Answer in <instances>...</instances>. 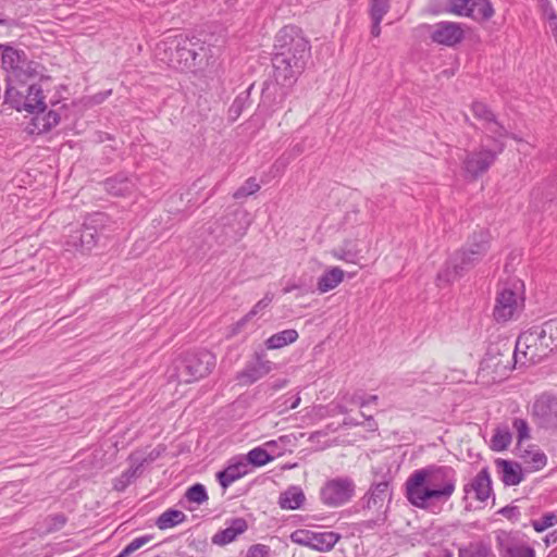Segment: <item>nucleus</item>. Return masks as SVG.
Here are the masks:
<instances>
[{"instance_id": "nucleus-8", "label": "nucleus", "mask_w": 557, "mask_h": 557, "mask_svg": "<svg viewBox=\"0 0 557 557\" xmlns=\"http://www.w3.org/2000/svg\"><path fill=\"white\" fill-rule=\"evenodd\" d=\"M109 218L106 213L95 212L89 215L81 228L74 231L66 242L69 246L84 251L92 249L97 237L103 231Z\"/></svg>"}, {"instance_id": "nucleus-49", "label": "nucleus", "mask_w": 557, "mask_h": 557, "mask_svg": "<svg viewBox=\"0 0 557 557\" xmlns=\"http://www.w3.org/2000/svg\"><path fill=\"white\" fill-rule=\"evenodd\" d=\"M269 556V547L262 544L252 545L248 549L247 557H268Z\"/></svg>"}, {"instance_id": "nucleus-21", "label": "nucleus", "mask_w": 557, "mask_h": 557, "mask_svg": "<svg viewBox=\"0 0 557 557\" xmlns=\"http://www.w3.org/2000/svg\"><path fill=\"white\" fill-rule=\"evenodd\" d=\"M249 473V462L244 458L231 462L227 468L218 473L219 483L223 488L228 487L232 483Z\"/></svg>"}, {"instance_id": "nucleus-23", "label": "nucleus", "mask_w": 557, "mask_h": 557, "mask_svg": "<svg viewBox=\"0 0 557 557\" xmlns=\"http://www.w3.org/2000/svg\"><path fill=\"white\" fill-rule=\"evenodd\" d=\"M246 530L247 522L245 519H233L224 530L213 535L212 542L216 545H226L233 542L238 535L243 534Z\"/></svg>"}, {"instance_id": "nucleus-37", "label": "nucleus", "mask_w": 557, "mask_h": 557, "mask_svg": "<svg viewBox=\"0 0 557 557\" xmlns=\"http://www.w3.org/2000/svg\"><path fill=\"white\" fill-rule=\"evenodd\" d=\"M522 465L528 473L537 471L546 466V455H521Z\"/></svg>"}, {"instance_id": "nucleus-17", "label": "nucleus", "mask_w": 557, "mask_h": 557, "mask_svg": "<svg viewBox=\"0 0 557 557\" xmlns=\"http://www.w3.org/2000/svg\"><path fill=\"white\" fill-rule=\"evenodd\" d=\"M471 109L473 115L483 122V127L488 133V138H506L509 136L508 131L497 121L495 114L485 103L475 101Z\"/></svg>"}, {"instance_id": "nucleus-27", "label": "nucleus", "mask_w": 557, "mask_h": 557, "mask_svg": "<svg viewBox=\"0 0 557 557\" xmlns=\"http://www.w3.org/2000/svg\"><path fill=\"white\" fill-rule=\"evenodd\" d=\"M344 278V271L337 267H334L323 273L318 281V290L320 293H326L337 287Z\"/></svg>"}, {"instance_id": "nucleus-9", "label": "nucleus", "mask_w": 557, "mask_h": 557, "mask_svg": "<svg viewBox=\"0 0 557 557\" xmlns=\"http://www.w3.org/2000/svg\"><path fill=\"white\" fill-rule=\"evenodd\" d=\"M520 282L512 286H505L496 298L494 318L498 322H506L516 318L523 308V297L520 293Z\"/></svg>"}, {"instance_id": "nucleus-15", "label": "nucleus", "mask_w": 557, "mask_h": 557, "mask_svg": "<svg viewBox=\"0 0 557 557\" xmlns=\"http://www.w3.org/2000/svg\"><path fill=\"white\" fill-rule=\"evenodd\" d=\"M500 557H535V550L518 533L500 531L496 534Z\"/></svg>"}, {"instance_id": "nucleus-48", "label": "nucleus", "mask_w": 557, "mask_h": 557, "mask_svg": "<svg viewBox=\"0 0 557 557\" xmlns=\"http://www.w3.org/2000/svg\"><path fill=\"white\" fill-rule=\"evenodd\" d=\"M498 513L512 522L518 521L520 517V510L517 506H505L498 510Z\"/></svg>"}, {"instance_id": "nucleus-1", "label": "nucleus", "mask_w": 557, "mask_h": 557, "mask_svg": "<svg viewBox=\"0 0 557 557\" xmlns=\"http://www.w3.org/2000/svg\"><path fill=\"white\" fill-rule=\"evenodd\" d=\"M457 475L450 467H426L416 470L406 481L408 502L431 513H440L456 491Z\"/></svg>"}, {"instance_id": "nucleus-16", "label": "nucleus", "mask_w": 557, "mask_h": 557, "mask_svg": "<svg viewBox=\"0 0 557 557\" xmlns=\"http://www.w3.org/2000/svg\"><path fill=\"white\" fill-rule=\"evenodd\" d=\"M429 29L432 41L442 46L454 47L465 37L463 28L455 22H440L429 26Z\"/></svg>"}, {"instance_id": "nucleus-31", "label": "nucleus", "mask_w": 557, "mask_h": 557, "mask_svg": "<svg viewBox=\"0 0 557 557\" xmlns=\"http://www.w3.org/2000/svg\"><path fill=\"white\" fill-rule=\"evenodd\" d=\"M512 435L507 426H498L491 440V448L493 450L502 451L508 448L511 443Z\"/></svg>"}, {"instance_id": "nucleus-47", "label": "nucleus", "mask_w": 557, "mask_h": 557, "mask_svg": "<svg viewBox=\"0 0 557 557\" xmlns=\"http://www.w3.org/2000/svg\"><path fill=\"white\" fill-rule=\"evenodd\" d=\"M145 461L146 459L141 461L132 460L129 468L126 471H124L123 474H128L127 476H129V480L133 481L135 478L143 473V467Z\"/></svg>"}, {"instance_id": "nucleus-61", "label": "nucleus", "mask_w": 557, "mask_h": 557, "mask_svg": "<svg viewBox=\"0 0 557 557\" xmlns=\"http://www.w3.org/2000/svg\"><path fill=\"white\" fill-rule=\"evenodd\" d=\"M110 94H111V90H108L106 95H98V96H96V98H98V97H99V99H97V102H100V101L104 100V98H106L108 95H110Z\"/></svg>"}, {"instance_id": "nucleus-57", "label": "nucleus", "mask_w": 557, "mask_h": 557, "mask_svg": "<svg viewBox=\"0 0 557 557\" xmlns=\"http://www.w3.org/2000/svg\"><path fill=\"white\" fill-rule=\"evenodd\" d=\"M435 557H454V555L450 550L443 549Z\"/></svg>"}, {"instance_id": "nucleus-2", "label": "nucleus", "mask_w": 557, "mask_h": 557, "mask_svg": "<svg viewBox=\"0 0 557 557\" xmlns=\"http://www.w3.org/2000/svg\"><path fill=\"white\" fill-rule=\"evenodd\" d=\"M311 54L309 40L296 26H284L275 37L272 58L278 84L292 86L302 73Z\"/></svg>"}, {"instance_id": "nucleus-7", "label": "nucleus", "mask_w": 557, "mask_h": 557, "mask_svg": "<svg viewBox=\"0 0 557 557\" xmlns=\"http://www.w3.org/2000/svg\"><path fill=\"white\" fill-rule=\"evenodd\" d=\"M491 139L493 140V147L482 144L478 149L467 152L463 159V170L472 178H478L487 172L505 149L504 138L494 137Z\"/></svg>"}, {"instance_id": "nucleus-12", "label": "nucleus", "mask_w": 557, "mask_h": 557, "mask_svg": "<svg viewBox=\"0 0 557 557\" xmlns=\"http://www.w3.org/2000/svg\"><path fill=\"white\" fill-rule=\"evenodd\" d=\"M355 484L351 479L335 478L324 483L320 491L321 502L327 507H339L354 496Z\"/></svg>"}, {"instance_id": "nucleus-29", "label": "nucleus", "mask_w": 557, "mask_h": 557, "mask_svg": "<svg viewBox=\"0 0 557 557\" xmlns=\"http://www.w3.org/2000/svg\"><path fill=\"white\" fill-rule=\"evenodd\" d=\"M185 519L186 515L183 511L170 508L157 518L156 525L160 530H166L181 524Z\"/></svg>"}, {"instance_id": "nucleus-19", "label": "nucleus", "mask_w": 557, "mask_h": 557, "mask_svg": "<svg viewBox=\"0 0 557 557\" xmlns=\"http://www.w3.org/2000/svg\"><path fill=\"white\" fill-rule=\"evenodd\" d=\"M495 462L499 479L506 486L520 484L528 473L522 462L518 463L506 459H497Z\"/></svg>"}, {"instance_id": "nucleus-35", "label": "nucleus", "mask_w": 557, "mask_h": 557, "mask_svg": "<svg viewBox=\"0 0 557 557\" xmlns=\"http://www.w3.org/2000/svg\"><path fill=\"white\" fill-rule=\"evenodd\" d=\"M185 498L187 502L199 506L205 504L209 497L205 485L196 483L186 490Z\"/></svg>"}, {"instance_id": "nucleus-11", "label": "nucleus", "mask_w": 557, "mask_h": 557, "mask_svg": "<svg viewBox=\"0 0 557 557\" xmlns=\"http://www.w3.org/2000/svg\"><path fill=\"white\" fill-rule=\"evenodd\" d=\"M341 537V534L334 531H313L308 529H298L290 534L293 543L318 552H330Z\"/></svg>"}, {"instance_id": "nucleus-50", "label": "nucleus", "mask_w": 557, "mask_h": 557, "mask_svg": "<svg viewBox=\"0 0 557 557\" xmlns=\"http://www.w3.org/2000/svg\"><path fill=\"white\" fill-rule=\"evenodd\" d=\"M128 474H121L119 478L114 480L113 487L114 490L122 492L124 491L131 483L132 480H129Z\"/></svg>"}, {"instance_id": "nucleus-60", "label": "nucleus", "mask_w": 557, "mask_h": 557, "mask_svg": "<svg viewBox=\"0 0 557 557\" xmlns=\"http://www.w3.org/2000/svg\"><path fill=\"white\" fill-rule=\"evenodd\" d=\"M296 288H297V285H290V286H286V287L283 289V292H284L285 294H287V293H290L292 290H294V289H296Z\"/></svg>"}, {"instance_id": "nucleus-14", "label": "nucleus", "mask_w": 557, "mask_h": 557, "mask_svg": "<svg viewBox=\"0 0 557 557\" xmlns=\"http://www.w3.org/2000/svg\"><path fill=\"white\" fill-rule=\"evenodd\" d=\"M272 369L273 363L265 359V354L256 351L244 369L237 372L235 380L239 385L248 386L264 377Z\"/></svg>"}, {"instance_id": "nucleus-51", "label": "nucleus", "mask_w": 557, "mask_h": 557, "mask_svg": "<svg viewBox=\"0 0 557 557\" xmlns=\"http://www.w3.org/2000/svg\"><path fill=\"white\" fill-rule=\"evenodd\" d=\"M377 401V396L376 395H372L370 396L369 398H363L361 396H357V395H354L351 398H350V403L352 404H357L359 405L360 407H366L368 404L370 403H376Z\"/></svg>"}, {"instance_id": "nucleus-62", "label": "nucleus", "mask_w": 557, "mask_h": 557, "mask_svg": "<svg viewBox=\"0 0 557 557\" xmlns=\"http://www.w3.org/2000/svg\"><path fill=\"white\" fill-rule=\"evenodd\" d=\"M337 409H338L339 413H343V414L347 413V409L344 406L338 405Z\"/></svg>"}, {"instance_id": "nucleus-3", "label": "nucleus", "mask_w": 557, "mask_h": 557, "mask_svg": "<svg viewBox=\"0 0 557 557\" xmlns=\"http://www.w3.org/2000/svg\"><path fill=\"white\" fill-rule=\"evenodd\" d=\"M491 234L485 230L474 232L465 246L456 250L438 271L435 283L443 288L463 276L479 264L490 249Z\"/></svg>"}, {"instance_id": "nucleus-42", "label": "nucleus", "mask_w": 557, "mask_h": 557, "mask_svg": "<svg viewBox=\"0 0 557 557\" xmlns=\"http://www.w3.org/2000/svg\"><path fill=\"white\" fill-rule=\"evenodd\" d=\"M512 426L517 432V441L519 446H521L524 441L530 440V428L524 419H513Z\"/></svg>"}, {"instance_id": "nucleus-63", "label": "nucleus", "mask_w": 557, "mask_h": 557, "mask_svg": "<svg viewBox=\"0 0 557 557\" xmlns=\"http://www.w3.org/2000/svg\"><path fill=\"white\" fill-rule=\"evenodd\" d=\"M57 519L59 520L60 524H64L65 519L62 516H58Z\"/></svg>"}, {"instance_id": "nucleus-10", "label": "nucleus", "mask_w": 557, "mask_h": 557, "mask_svg": "<svg viewBox=\"0 0 557 557\" xmlns=\"http://www.w3.org/2000/svg\"><path fill=\"white\" fill-rule=\"evenodd\" d=\"M2 67L9 73V81L15 78L22 83L36 75L34 63L28 61L23 51L9 46H1Z\"/></svg>"}, {"instance_id": "nucleus-33", "label": "nucleus", "mask_w": 557, "mask_h": 557, "mask_svg": "<svg viewBox=\"0 0 557 557\" xmlns=\"http://www.w3.org/2000/svg\"><path fill=\"white\" fill-rule=\"evenodd\" d=\"M274 296L272 293L268 292L263 296L262 299H260L252 308L251 310L245 314L237 323H236V330H240L244 327V325L250 321L253 317H256L259 312L267 309L270 304L272 302Z\"/></svg>"}, {"instance_id": "nucleus-4", "label": "nucleus", "mask_w": 557, "mask_h": 557, "mask_svg": "<svg viewBox=\"0 0 557 557\" xmlns=\"http://www.w3.org/2000/svg\"><path fill=\"white\" fill-rule=\"evenodd\" d=\"M163 61L180 71H188L201 61V53L206 51L205 42L200 39L177 36L171 41H164Z\"/></svg>"}, {"instance_id": "nucleus-52", "label": "nucleus", "mask_w": 557, "mask_h": 557, "mask_svg": "<svg viewBox=\"0 0 557 557\" xmlns=\"http://www.w3.org/2000/svg\"><path fill=\"white\" fill-rule=\"evenodd\" d=\"M372 20V26H371V35L374 37H379L381 34V22L382 20L371 18Z\"/></svg>"}, {"instance_id": "nucleus-36", "label": "nucleus", "mask_w": 557, "mask_h": 557, "mask_svg": "<svg viewBox=\"0 0 557 557\" xmlns=\"http://www.w3.org/2000/svg\"><path fill=\"white\" fill-rule=\"evenodd\" d=\"M530 523L535 532L542 533L557 524V515L552 511L545 512L541 518L532 519Z\"/></svg>"}, {"instance_id": "nucleus-53", "label": "nucleus", "mask_w": 557, "mask_h": 557, "mask_svg": "<svg viewBox=\"0 0 557 557\" xmlns=\"http://www.w3.org/2000/svg\"><path fill=\"white\" fill-rule=\"evenodd\" d=\"M545 15L547 16V20H548V24H549V27L552 29V33L554 32V21H553V16L552 15H555L557 16L556 12L554 11L553 8H549V9H545Z\"/></svg>"}, {"instance_id": "nucleus-55", "label": "nucleus", "mask_w": 557, "mask_h": 557, "mask_svg": "<svg viewBox=\"0 0 557 557\" xmlns=\"http://www.w3.org/2000/svg\"><path fill=\"white\" fill-rule=\"evenodd\" d=\"M362 416L366 418V420L369 422L368 426H369V430L371 431H375L377 425L376 423L374 422L373 418L370 416V417H366L364 413H362Z\"/></svg>"}, {"instance_id": "nucleus-34", "label": "nucleus", "mask_w": 557, "mask_h": 557, "mask_svg": "<svg viewBox=\"0 0 557 557\" xmlns=\"http://www.w3.org/2000/svg\"><path fill=\"white\" fill-rule=\"evenodd\" d=\"M25 99V95L17 90L14 86L9 82L5 92H4V102L21 112V108H25V103L23 100Z\"/></svg>"}, {"instance_id": "nucleus-45", "label": "nucleus", "mask_w": 557, "mask_h": 557, "mask_svg": "<svg viewBox=\"0 0 557 557\" xmlns=\"http://www.w3.org/2000/svg\"><path fill=\"white\" fill-rule=\"evenodd\" d=\"M540 333L542 334V338H547L550 341V345L554 339L557 338V319L549 320L540 327Z\"/></svg>"}, {"instance_id": "nucleus-26", "label": "nucleus", "mask_w": 557, "mask_h": 557, "mask_svg": "<svg viewBox=\"0 0 557 557\" xmlns=\"http://www.w3.org/2000/svg\"><path fill=\"white\" fill-rule=\"evenodd\" d=\"M298 332L294 329L281 331L270 336L264 345L268 349H280L289 344L295 343L298 339Z\"/></svg>"}, {"instance_id": "nucleus-32", "label": "nucleus", "mask_w": 557, "mask_h": 557, "mask_svg": "<svg viewBox=\"0 0 557 557\" xmlns=\"http://www.w3.org/2000/svg\"><path fill=\"white\" fill-rule=\"evenodd\" d=\"M469 17L478 21H486L494 14V9L488 0H473Z\"/></svg>"}, {"instance_id": "nucleus-58", "label": "nucleus", "mask_w": 557, "mask_h": 557, "mask_svg": "<svg viewBox=\"0 0 557 557\" xmlns=\"http://www.w3.org/2000/svg\"><path fill=\"white\" fill-rule=\"evenodd\" d=\"M248 453H253V454H257V453H267V450L261 447V446H258V447H255L252 449H250Z\"/></svg>"}, {"instance_id": "nucleus-54", "label": "nucleus", "mask_w": 557, "mask_h": 557, "mask_svg": "<svg viewBox=\"0 0 557 557\" xmlns=\"http://www.w3.org/2000/svg\"><path fill=\"white\" fill-rule=\"evenodd\" d=\"M544 542L546 546H549L552 544H555L557 542V535L556 532L549 533L545 536Z\"/></svg>"}, {"instance_id": "nucleus-6", "label": "nucleus", "mask_w": 557, "mask_h": 557, "mask_svg": "<svg viewBox=\"0 0 557 557\" xmlns=\"http://www.w3.org/2000/svg\"><path fill=\"white\" fill-rule=\"evenodd\" d=\"M550 346L549 339L542 338L540 326H534L519 335L512 358L516 364H535L552 351Z\"/></svg>"}, {"instance_id": "nucleus-43", "label": "nucleus", "mask_w": 557, "mask_h": 557, "mask_svg": "<svg viewBox=\"0 0 557 557\" xmlns=\"http://www.w3.org/2000/svg\"><path fill=\"white\" fill-rule=\"evenodd\" d=\"M449 11L457 15H470L473 0H449Z\"/></svg>"}, {"instance_id": "nucleus-20", "label": "nucleus", "mask_w": 557, "mask_h": 557, "mask_svg": "<svg viewBox=\"0 0 557 557\" xmlns=\"http://www.w3.org/2000/svg\"><path fill=\"white\" fill-rule=\"evenodd\" d=\"M532 414L539 420L543 426H547L553 422V418L557 416V400L549 395L540 396L532 406Z\"/></svg>"}, {"instance_id": "nucleus-38", "label": "nucleus", "mask_w": 557, "mask_h": 557, "mask_svg": "<svg viewBox=\"0 0 557 557\" xmlns=\"http://www.w3.org/2000/svg\"><path fill=\"white\" fill-rule=\"evenodd\" d=\"M251 87L252 86H250L246 91L239 94L235 98L233 103L231 104L230 110H228L231 119H233V120L238 119L239 115L242 114L243 110L245 109V107L248 104L249 92H250Z\"/></svg>"}, {"instance_id": "nucleus-46", "label": "nucleus", "mask_w": 557, "mask_h": 557, "mask_svg": "<svg viewBox=\"0 0 557 557\" xmlns=\"http://www.w3.org/2000/svg\"><path fill=\"white\" fill-rule=\"evenodd\" d=\"M42 129L44 131H50L52 127L57 126L60 123V115L55 111H49L44 117H42Z\"/></svg>"}, {"instance_id": "nucleus-25", "label": "nucleus", "mask_w": 557, "mask_h": 557, "mask_svg": "<svg viewBox=\"0 0 557 557\" xmlns=\"http://www.w3.org/2000/svg\"><path fill=\"white\" fill-rule=\"evenodd\" d=\"M306 496L299 486L292 485L280 494L278 505L285 510H295L301 508Z\"/></svg>"}, {"instance_id": "nucleus-18", "label": "nucleus", "mask_w": 557, "mask_h": 557, "mask_svg": "<svg viewBox=\"0 0 557 557\" xmlns=\"http://www.w3.org/2000/svg\"><path fill=\"white\" fill-rule=\"evenodd\" d=\"M465 495L468 497L473 494L474 498L481 503L486 502L492 495V480L490 472L483 468L476 475L463 486Z\"/></svg>"}, {"instance_id": "nucleus-39", "label": "nucleus", "mask_w": 557, "mask_h": 557, "mask_svg": "<svg viewBox=\"0 0 557 557\" xmlns=\"http://www.w3.org/2000/svg\"><path fill=\"white\" fill-rule=\"evenodd\" d=\"M260 189V185L255 177H249L245 183L233 194L234 199L246 198L256 194Z\"/></svg>"}, {"instance_id": "nucleus-30", "label": "nucleus", "mask_w": 557, "mask_h": 557, "mask_svg": "<svg viewBox=\"0 0 557 557\" xmlns=\"http://www.w3.org/2000/svg\"><path fill=\"white\" fill-rule=\"evenodd\" d=\"M359 252L360 250L357 248V243L355 240H346L342 246L332 250L334 258L347 263H356Z\"/></svg>"}, {"instance_id": "nucleus-28", "label": "nucleus", "mask_w": 557, "mask_h": 557, "mask_svg": "<svg viewBox=\"0 0 557 557\" xmlns=\"http://www.w3.org/2000/svg\"><path fill=\"white\" fill-rule=\"evenodd\" d=\"M458 557H493V553L487 542L475 541L459 547Z\"/></svg>"}, {"instance_id": "nucleus-40", "label": "nucleus", "mask_w": 557, "mask_h": 557, "mask_svg": "<svg viewBox=\"0 0 557 557\" xmlns=\"http://www.w3.org/2000/svg\"><path fill=\"white\" fill-rule=\"evenodd\" d=\"M151 535H143L134 539L131 543H128L116 557H128L131 554L146 545L151 541Z\"/></svg>"}, {"instance_id": "nucleus-24", "label": "nucleus", "mask_w": 557, "mask_h": 557, "mask_svg": "<svg viewBox=\"0 0 557 557\" xmlns=\"http://www.w3.org/2000/svg\"><path fill=\"white\" fill-rule=\"evenodd\" d=\"M23 102L25 103V108H21V112L26 111L34 114L45 112L47 108L42 89L36 84L30 85L27 88V94L25 95Z\"/></svg>"}, {"instance_id": "nucleus-22", "label": "nucleus", "mask_w": 557, "mask_h": 557, "mask_svg": "<svg viewBox=\"0 0 557 557\" xmlns=\"http://www.w3.org/2000/svg\"><path fill=\"white\" fill-rule=\"evenodd\" d=\"M103 185L110 195L116 197L131 195L136 189V183L124 174L107 178Z\"/></svg>"}, {"instance_id": "nucleus-41", "label": "nucleus", "mask_w": 557, "mask_h": 557, "mask_svg": "<svg viewBox=\"0 0 557 557\" xmlns=\"http://www.w3.org/2000/svg\"><path fill=\"white\" fill-rule=\"evenodd\" d=\"M389 10V0H371L370 16L371 18L383 20Z\"/></svg>"}, {"instance_id": "nucleus-59", "label": "nucleus", "mask_w": 557, "mask_h": 557, "mask_svg": "<svg viewBox=\"0 0 557 557\" xmlns=\"http://www.w3.org/2000/svg\"><path fill=\"white\" fill-rule=\"evenodd\" d=\"M345 425H357L358 422L354 421L351 418H347L344 420Z\"/></svg>"}, {"instance_id": "nucleus-56", "label": "nucleus", "mask_w": 557, "mask_h": 557, "mask_svg": "<svg viewBox=\"0 0 557 557\" xmlns=\"http://www.w3.org/2000/svg\"><path fill=\"white\" fill-rule=\"evenodd\" d=\"M299 404H300V397L298 395L294 396L290 398V404L288 405V408L294 409V408L298 407Z\"/></svg>"}, {"instance_id": "nucleus-13", "label": "nucleus", "mask_w": 557, "mask_h": 557, "mask_svg": "<svg viewBox=\"0 0 557 557\" xmlns=\"http://www.w3.org/2000/svg\"><path fill=\"white\" fill-rule=\"evenodd\" d=\"M392 500V490L386 481L373 484L363 496V508L377 521H384Z\"/></svg>"}, {"instance_id": "nucleus-64", "label": "nucleus", "mask_w": 557, "mask_h": 557, "mask_svg": "<svg viewBox=\"0 0 557 557\" xmlns=\"http://www.w3.org/2000/svg\"><path fill=\"white\" fill-rule=\"evenodd\" d=\"M547 557H557V553L550 552Z\"/></svg>"}, {"instance_id": "nucleus-5", "label": "nucleus", "mask_w": 557, "mask_h": 557, "mask_svg": "<svg viewBox=\"0 0 557 557\" xmlns=\"http://www.w3.org/2000/svg\"><path fill=\"white\" fill-rule=\"evenodd\" d=\"M216 363L215 356L209 350L188 352L174 364V373L178 383H193L209 375Z\"/></svg>"}, {"instance_id": "nucleus-44", "label": "nucleus", "mask_w": 557, "mask_h": 557, "mask_svg": "<svg viewBox=\"0 0 557 557\" xmlns=\"http://www.w3.org/2000/svg\"><path fill=\"white\" fill-rule=\"evenodd\" d=\"M275 455H246L244 458L246 462H249V472L257 467L264 466L270 461L274 460Z\"/></svg>"}]
</instances>
